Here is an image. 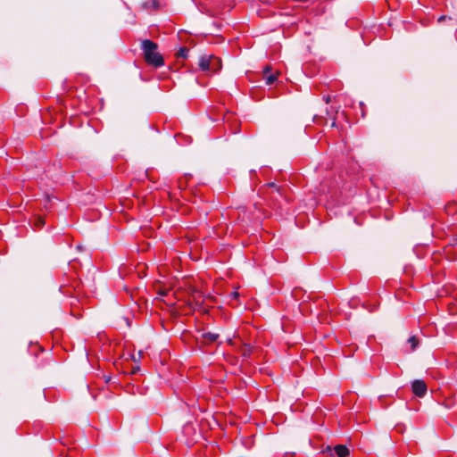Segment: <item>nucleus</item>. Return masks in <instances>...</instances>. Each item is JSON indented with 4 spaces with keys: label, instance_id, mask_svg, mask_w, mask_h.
<instances>
[{
    "label": "nucleus",
    "instance_id": "nucleus-1",
    "mask_svg": "<svg viewBox=\"0 0 457 457\" xmlns=\"http://www.w3.org/2000/svg\"><path fill=\"white\" fill-rule=\"evenodd\" d=\"M141 50L147 65L154 68H160L164 65L163 56L158 51V45L150 40L144 39L141 41Z\"/></svg>",
    "mask_w": 457,
    "mask_h": 457
},
{
    "label": "nucleus",
    "instance_id": "nucleus-2",
    "mask_svg": "<svg viewBox=\"0 0 457 457\" xmlns=\"http://www.w3.org/2000/svg\"><path fill=\"white\" fill-rule=\"evenodd\" d=\"M220 59L212 55H203L199 60V68L203 71L214 72L218 71L220 66Z\"/></svg>",
    "mask_w": 457,
    "mask_h": 457
},
{
    "label": "nucleus",
    "instance_id": "nucleus-3",
    "mask_svg": "<svg viewBox=\"0 0 457 457\" xmlns=\"http://www.w3.org/2000/svg\"><path fill=\"white\" fill-rule=\"evenodd\" d=\"M60 292L69 297H79L80 294L79 282L77 279L70 283H62L59 287Z\"/></svg>",
    "mask_w": 457,
    "mask_h": 457
},
{
    "label": "nucleus",
    "instance_id": "nucleus-4",
    "mask_svg": "<svg viewBox=\"0 0 457 457\" xmlns=\"http://www.w3.org/2000/svg\"><path fill=\"white\" fill-rule=\"evenodd\" d=\"M411 392L417 397L422 398L428 392V386L422 379H416L411 383Z\"/></svg>",
    "mask_w": 457,
    "mask_h": 457
},
{
    "label": "nucleus",
    "instance_id": "nucleus-5",
    "mask_svg": "<svg viewBox=\"0 0 457 457\" xmlns=\"http://www.w3.org/2000/svg\"><path fill=\"white\" fill-rule=\"evenodd\" d=\"M327 451L333 457H345L349 454L348 448L344 445H337L333 448L330 446L327 447Z\"/></svg>",
    "mask_w": 457,
    "mask_h": 457
},
{
    "label": "nucleus",
    "instance_id": "nucleus-6",
    "mask_svg": "<svg viewBox=\"0 0 457 457\" xmlns=\"http://www.w3.org/2000/svg\"><path fill=\"white\" fill-rule=\"evenodd\" d=\"M256 350L257 347L246 343H242L237 348V352L244 359H249Z\"/></svg>",
    "mask_w": 457,
    "mask_h": 457
},
{
    "label": "nucleus",
    "instance_id": "nucleus-7",
    "mask_svg": "<svg viewBox=\"0 0 457 457\" xmlns=\"http://www.w3.org/2000/svg\"><path fill=\"white\" fill-rule=\"evenodd\" d=\"M271 66L267 65L263 68V78L266 81V85H272L277 80V74L270 73Z\"/></svg>",
    "mask_w": 457,
    "mask_h": 457
},
{
    "label": "nucleus",
    "instance_id": "nucleus-8",
    "mask_svg": "<svg viewBox=\"0 0 457 457\" xmlns=\"http://www.w3.org/2000/svg\"><path fill=\"white\" fill-rule=\"evenodd\" d=\"M220 335L217 333L206 332L202 335V338L205 343H213L218 340Z\"/></svg>",
    "mask_w": 457,
    "mask_h": 457
},
{
    "label": "nucleus",
    "instance_id": "nucleus-9",
    "mask_svg": "<svg viewBox=\"0 0 457 457\" xmlns=\"http://www.w3.org/2000/svg\"><path fill=\"white\" fill-rule=\"evenodd\" d=\"M189 49L186 46L180 47L177 53L178 58L186 59L188 56Z\"/></svg>",
    "mask_w": 457,
    "mask_h": 457
},
{
    "label": "nucleus",
    "instance_id": "nucleus-10",
    "mask_svg": "<svg viewBox=\"0 0 457 457\" xmlns=\"http://www.w3.org/2000/svg\"><path fill=\"white\" fill-rule=\"evenodd\" d=\"M408 343L411 344V350L414 351L419 345V339L412 336L408 339Z\"/></svg>",
    "mask_w": 457,
    "mask_h": 457
},
{
    "label": "nucleus",
    "instance_id": "nucleus-11",
    "mask_svg": "<svg viewBox=\"0 0 457 457\" xmlns=\"http://www.w3.org/2000/svg\"><path fill=\"white\" fill-rule=\"evenodd\" d=\"M446 20L451 21V20H452V17H450V16H446V15H441V16L437 19V22L442 23V22H444V21H446Z\"/></svg>",
    "mask_w": 457,
    "mask_h": 457
},
{
    "label": "nucleus",
    "instance_id": "nucleus-12",
    "mask_svg": "<svg viewBox=\"0 0 457 457\" xmlns=\"http://www.w3.org/2000/svg\"><path fill=\"white\" fill-rule=\"evenodd\" d=\"M229 298L232 299V300H237L238 297H239V294L238 292L237 291H232L229 295H228Z\"/></svg>",
    "mask_w": 457,
    "mask_h": 457
},
{
    "label": "nucleus",
    "instance_id": "nucleus-13",
    "mask_svg": "<svg viewBox=\"0 0 457 457\" xmlns=\"http://www.w3.org/2000/svg\"><path fill=\"white\" fill-rule=\"evenodd\" d=\"M449 245L452 246L457 245V235L450 240Z\"/></svg>",
    "mask_w": 457,
    "mask_h": 457
},
{
    "label": "nucleus",
    "instance_id": "nucleus-14",
    "mask_svg": "<svg viewBox=\"0 0 457 457\" xmlns=\"http://www.w3.org/2000/svg\"><path fill=\"white\" fill-rule=\"evenodd\" d=\"M44 220H42V218H37V222H36V225L39 228L43 227L44 225Z\"/></svg>",
    "mask_w": 457,
    "mask_h": 457
},
{
    "label": "nucleus",
    "instance_id": "nucleus-15",
    "mask_svg": "<svg viewBox=\"0 0 457 457\" xmlns=\"http://www.w3.org/2000/svg\"><path fill=\"white\" fill-rule=\"evenodd\" d=\"M322 120H323L322 117H318V116L314 117V122L317 123V124H323Z\"/></svg>",
    "mask_w": 457,
    "mask_h": 457
},
{
    "label": "nucleus",
    "instance_id": "nucleus-16",
    "mask_svg": "<svg viewBox=\"0 0 457 457\" xmlns=\"http://www.w3.org/2000/svg\"><path fill=\"white\" fill-rule=\"evenodd\" d=\"M331 127H336V120H335V119L333 120V121L331 123Z\"/></svg>",
    "mask_w": 457,
    "mask_h": 457
},
{
    "label": "nucleus",
    "instance_id": "nucleus-17",
    "mask_svg": "<svg viewBox=\"0 0 457 457\" xmlns=\"http://www.w3.org/2000/svg\"><path fill=\"white\" fill-rule=\"evenodd\" d=\"M267 186L271 187H275V184H274V183H269V184H267Z\"/></svg>",
    "mask_w": 457,
    "mask_h": 457
}]
</instances>
